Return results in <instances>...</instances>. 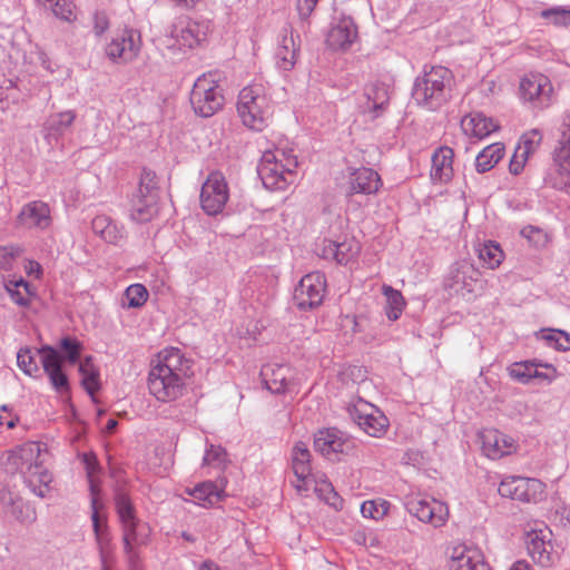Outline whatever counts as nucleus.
Here are the masks:
<instances>
[{
    "instance_id": "obj_58",
    "label": "nucleus",
    "mask_w": 570,
    "mask_h": 570,
    "mask_svg": "<svg viewBox=\"0 0 570 570\" xmlns=\"http://www.w3.org/2000/svg\"><path fill=\"white\" fill-rule=\"evenodd\" d=\"M318 250L320 256L324 259H333L336 262L337 242L324 239Z\"/></svg>"
},
{
    "instance_id": "obj_13",
    "label": "nucleus",
    "mask_w": 570,
    "mask_h": 570,
    "mask_svg": "<svg viewBox=\"0 0 570 570\" xmlns=\"http://www.w3.org/2000/svg\"><path fill=\"white\" fill-rule=\"evenodd\" d=\"M544 483L534 478L507 476L498 488L501 497L525 503H535L543 498Z\"/></svg>"
},
{
    "instance_id": "obj_44",
    "label": "nucleus",
    "mask_w": 570,
    "mask_h": 570,
    "mask_svg": "<svg viewBox=\"0 0 570 570\" xmlns=\"http://www.w3.org/2000/svg\"><path fill=\"white\" fill-rule=\"evenodd\" d=\"M539 365L537 361L515 362L508 367V373L513 380L525 384L534 379Z\"/></svg>"
},
{
    "instance_id": "obj_63",
    "label": "nucleus",
    "mask_w": 570,
    "mask_h": 570,
    "mask_svg": "<svg viewBox=\"0 0 570 570\" xmlns=\"http://www.w3.org/2000/svg\"><path fill=\"white\" fill-rule=\"evenodd\" d=\"M18 419L13 416L7 405H2L0 409V425H7L8 429H13L17 424Z\"/></svg>"
},
{
    "instance_id": "obj_31",
    "label": "nucleus",
    "mask_w": 570,
    "mask_h": 570,
    "mask_svg": "<svg viewBox=\"0 0 570 570\" xmlns=\"http://www.w3.org/2000/svg\"><path fill=\"white\" fill-rule=\"evenodd\" d=\"M453 157L452 148L441 146L432 155L431 179L434 183L446 184L453 177Z\"/></svg>"
},
{
    "instance_id": "obj_4",
    "label": "nucleus",
    "mask_w": 570,
    "mask_h": 570,
    "mask_svg": "<svg viewBox=\"0 0 570 570\" xmlns=\"http://www.w3.org/2000/svg\"><path fill=\"white\" fill-rule=\"evenodd\" d=\"M297 157L287 145L266 149L257 167L258 176L265 188L285 190L297 178Z\"/></svg>"
},
{
    "instance_id": "obj_25",
    "label": "nucleus",
    "mask_w": 570,
    "mask_h": 570,
    "mask_svg": "<svg viewBox=\"0 0 570 570\" xmlns=\"http://www.w3.org/2000/svg\"><path fill=\"white\" fill-rule=\"evenodd\" d=\"M261 377L269 392L283 394L293 382L294 370L285 363H269L262 367Z\"/></svg>"
},
{
    "instance_id": "obj_61",
    "label": "nucleus",
    "mask_w": 570,
    "mask_h": 570,
    "mask_svg": "<svg viewBox=\"0 0 570 570\" xmlns=\"http://www.w3.org/2000/svg\"><path fill=\"white\" fill-rule=\"evenodd\" d=\"M320 0H297L296 8L302 19H307Z\"/></svg>"
},
{
    "instance_id": "obj_17",
    "label": "nucleus",
    "mask_w": 570,
    "mask_h": 570,
    "mask_svg": "<svg viewBox=\"0 0 570 570\" xmlns=\"http://www.w3.org/2000/svg\"><path fill=\"white\" fill-rule=\"evenodd\" d=\"M524 543L532 560L549 567L553 562L552 531L543 524L532 528L525 533Z\"/></svg>"
},
{
    "instance_id": "obj_43",
    "label": "nucleus",
    "mask_w": 570,
    "mask_h": 570,
    "mask_svg": "<svg viewBox=\"0 0 570 570\" xmlns=\"http://www.w3.org/2000/svg\"><path fill=\"white\" fill-rule=\"evenodd\" d=\"M314 482V492L316 495L335 510L343 508V500L335 491L333 484L327 480H312Z\"/></svg>"
},
{
    "instance_id": "obj_54",
    "label": "nucleus",
    "mask_w": 570,
    "mask_h": 570,
    "mask_svg": "<svg viewBox=\"0 0 570 570\" xmlns=\"http://www.w3.org/2000/svg\"><path fill=\"white\" fill-rule=\"evenodd\" d=\"M60 347L66 353V358L70 364H75L78 362L80 352L82 350V344L72 337H65L60 342Z\"/></svg>"
},
{
    "instance_id": "obj_23",
    "label": "nucleus",
    "mask_w": 570,
    "mask_h": 570,
    "mask_svg": "<svg viewBox=\"0 0 570 570\" xmlns=\"http://www.w3.org/2000/svg\"><path fill=\"white\" fill-rule=\"evenodd\" d=\"M364 101L361 108L364 115L374 120L383 115L390 102V88L386 83L374 81L364 87Z\"/></svg>"
},
{
    "instance_id": "obj_59",
    "label": "nucleus",
    "mask_w": 570,
    "mask_h": 570,
    "mask_svg": "<svg viewBox=\"0 0 570 570\" xmlns=\"http://www.w3.org/2000/svg\"><path fill=\"white\" fill-rule=\"evenodd\" d=\"M528 159L521 151L515 149L509 164L510 173L513 175L520 174Z\"/></svg>"
},
{
    "instance_id": "obj_29",
    "label": "nucleus",
    "mask_w": 570,
    "mask_h": 570,
    "mask_svg": "<svg viewBox=\"0 0 570 570\" xmlns=\"http://www.w3.org/2000/svg\"><path fill=\"white\" fill-rule=\"evenodd\" d=\"M18 220L27 228L45 230L51 225L50 208L43 202H30L22 207Z\"/></svg>"
},
{
    "instance_id": "obj_41",
    "label": "nucleus",
    "mask_w": 570,
    "mask_h": 570,
    "mask_svg": "<svg viewBox=\"0 0 570 570\" xmlns=\"http://www.w3.org/2000/svg\"><path fill=\"white\" fill-rule=\"evenodd\" d=\"M79 373L81 375V384L83 389L94 395L100 387L99 371L94 364L92 357L87 356L79 363Z\"/></svg>"
},
{
    "instance_id": "obj_1",
    "label": "nucleus",
    "mask_w": 570,
    "mask_h": 570,
    "mask_svg": "<svg viewBox=\"0 0 570 570\" xmlns=\"http://www.w3.org/2000/svg\"><path fill=\"white\" fill-rule=\"evenodd\" d=\"M193 362L178 347L161 350L151 361L147 379L149 393L159 402L180 399L193 374Z\"/></svg>"
},
{
    "instance_id": "obj_6",
    "label": "nucleus",
    "mask_w": 570,
    "mask_h": 570,
    "mask_svg": "<svg viewBox=\"0 0 570 570\" xmlns=\"http://www.w3.org/2000/svg\"><path fill=\"white\" fill-rule=\"evenodd\" d=\"M237 112L244 126L257 131L263 130L273 112L265 87L261 83L244 87L238 95Z\"/></svg>"
},
{
    "instance_id": "obj_57",
    "label": "nucleus",
    "mask_w": 570,
    "mask_h": 570,
    "mask_svg": "<svg viewBox=\"0 0 570 570\" xmlns=\"http://www.w3.org/2000/svg\"><path fill=\"white\" fill-rule=\"evenodd\" d=\"M91 509H92L91 521H92V529H94L95 535H97L98 533H100L105 530H109L106 522L104 524L101 523V519H100V515L98 512V500L95 495H92V498H91Z\"/></svg>"
},
{
    "instance_id": "obj_40",
    "label": "nucleus",
    "mask_w": 570,
    "mask_h": 570,
    "mask_svg": "<svg viewBox=\"0 0 570 570\" xmlns=\"http://www.w3.org/2000/svg\"><path fill=\"white\" fill-rule=\"evenodd\" d=\"M382 293L386 298L384 309L387 318L390 321L399 320L405 306L402 293L390 285H383Z\"/></svg>"
},
{
    "instance_id": "obj_11",
    "label": "nucleus",
    "mask_w": 570,
    "mask_h": 570,
    "mask_svg": "<svg viewBox=\"0 0 570 570\" xmlns=\"http://www.w3.org/2000/svg\"><path fill=\"white\" fill-rule=\"evenodd\" d=\"M520 97L532 109L542 110L552 104L553 87L550 79L539 72L524 75L520 80Z\"/></svg>"
},
{
    "instance_id": "obj_45",
    "label": "nucleus",
    "mask_w": 570,
    "mask_h": 570,
    "mask_svg": "<svg viewBox=\"0 0 570 570\" xmlns=\"http://www.w3.org/2000/svg\"><path fill=\"white\" fill-rule=\"evenodd\" d=\"M540 17L557 28H570V7L548 8L540 12Z\"/></svg>"
},
{
    "instance_id": "obj_15",
    "label": "nucleus",
    "mask_w": 570,
    "mask_h": 570,
    "mask_svg": "<svg viewBox=\"0 0 570 570\" xmlns=\"http://www.w3.org/2000/svg\"><path fill=\"white\" fill-rule=\"evenodd\" d=\"M480 283V272L469 261H459L451 265L444 281V286L455 294L465 296L476 291Z\"/></svg>"
},
{
    "instance_id": "obj_12",
    "label": "nucleus",
    "mask_w": 570,
    "mask_h": 570,
    "mask_svg": "<svg viewBox=\"0 0 570 570\" xmlns=\"http://www.w3.org/2000/svg\"><path fill=\"white\" fill-rule=\"evenodd\" d=\"M326 289V278L321 272H313L303 276L295 286L293 303L301 311L320 306Z\"/></svg>"
},
{
    "instance_id": "obj_21",
    "label": "nucleus",
    "mask_w": 570,
    "mask_h": 570,
    "mask_svg": "<svg viewBox=\"0 0 570 570\" xmlns=\"http://www.w3.org/2000/svg\"><path fill=\"white\" fill-rule=\"evenodd\" d=\"M382 185L376 170L368 167L353 168L348 174L346 197L351 199L355 195H376Z\"/></svg>"
},
{
    "instance_id": "obj_42",
    "label": "nucleus",
    "mask_w": 570,
    "mask_h": 570,
    "mask_svg": "<svg viewBox=\"0 0 570 570\" xmlns=\"http://www.w3.org/2000/svg\"><path fill=\"white\" fill-rule=\"evenodd\" d=\"M478 256L484 266L494 269L502 263L504 254L499 244L489 240L478 248Z\"/></svg>"
},
{
    "instance_id": "obj_9",
    "label": "nucleus",
    "mask_w": 570,
    "mask_h": 570,
    "mask_svg": "<svg viewBox=\"0 0 570 570\" xmlns=\"http://www.w3.org/2000/svg\"><path fill=\"white\" fill-rule=\"evenodd\" d=\"M544 183L560 190L570 188V115L563 119L561 138L553 151V161L547 170Z\"/></svg>"
},
{
    "instance_id": "obj_51",
    "label": "nucleus",
    "mask_w": 570,
    "mask_h": 570,
    "mask_svg": "<svg viewBox=\"0 0 570 570\" xmlns=\"http://www.w3.org/2000/svg\"><path fill=\"white\" fill-rule=\"evenodd\" d=\"M389 503L386 501L376 502L374 500L372 501H365L361 505V513L364 518H370L374 520L382 519L387 511Z\"/></svg>"
},
{
    "instance_id": "obj_2",
    "label": "nucleus",
    "mask_w": 570,
    "mask_h": 570,
    "mask_svg": "<svg viewBox=\"0 0 570 570\" xmlns=\"http://www.w3.org/2000/svg\"><path fill=\"white\" fill-rule=\"evenodd\" d=\"M115 509L121 529L122 550L127 563L136 569L140 566V548L151 541V527L137 517L135 505L125 492L115 495Z\"/></svg>"
},
{
    "instance_id": "obj_19",
    "label": "nucleus",
    "mask_w": 570,
    "mask_h": 570,
    "mask_svg": "<svg viewBox=\"0 0 570 570\" xmlns=\"http://www.w3.org/2000/svg\"><path fill=\"white\" fill-rule=\"evenodd\" d=\"M37 355L42 364L43 372L49 377L53 390L59 394L69 392V381L62 371V360L57 350L46 345L37 350Z\"/></svg>"
},
{
    "instance_id": "obj_50",
    "label": "nucleus",
    "mask_w": 570,
    "mask_h": 570,
    "mask_svg": "<svg viewBox=\"0 0 570 570\" xmlns=\"http://www.w3.org/2000/svg\"><path fill=\"white\" fill-rule=\"evenodd\" d=\"M125 296L129 307H140L147 302L148 292L144 285L132 284L127 287Z\"/></svg>"
},
{
    "instance_id": "obj_36",
    "label": "nucleus",
    "mask_w": 570,
    "mask_h": 570,
    "mask_svg": "<svg viewBox=\"0 0 570 570\" xmlns=\"http://www.w3.org/2000/svg\"><path fill=\"white\" fill-rule=\"evenodd\" d=\"M189 494L202 507H213L224 497V490L213 481H205L189 491Z\"/></svg>"
},
{
    "instance_id": "obj_24",
    "label": "nucleus",
    "mask_w": 570,
    "mask_h": 570,
    "mask_svg": "<svg viewBox=\"0 0 570 570\" xmlns=\"http://www.w3.org/2000/svg\"><path fill=\"white\" fill-rule=\"evenodd\" d=\"M480 439L483 453L492 460L510 455L517 450L513 438L495 429L483 430L480 434Z\"/></svg>"
},
{
    "instance_id": "obj_64",
    "label": "nucleus",
    "mask_w": 570,
    "mask_h": 570,
    "mask_svg": "<svg viewBox=\"0 0 570 570\" xmlns=\"http://www.w3.org/2000/svg\"><path fill=\"white\" fill-rule=\"evenodd\" d=\"M557 336L554 348L559 351H568L570 350V335L563 331H557L554 334Z\"/></svg>"
},
{
    "instance_id": "obj_35",
    "label": "nucleus",
    "mask_w": 570,
    "mask_h": 570,
    "mask_svg": "<svg viewBox=\"0 0 570 570\" xmlns=\"http://www.w3.org/2000/svg\"><path fill=\"white\" fill-rule=\"evenodd\" d=\"M75 118L76 115L71 110L50 115L43 126L45 138L49 142L57 141L70 128Z\"/></svg>"
},
{
    "instance_id": "obj_38",
    "label": "nucleus",
    "mask_w": 570,
    "mask_h": 570,
    "mask_svg": "<svg viewBox=\"0 0 570 570\" xmlns=\"http://www.w3.org/2000/svg\"><path fill=\"white\" fill-rule=\"evenodd\" d=\"M48 8L52 14L67 23H72L78 18L77 7L73 0H37Z\"/></svg>"
},
{
    "instance_id": "obj_33",
    "label": "nucleus",
    "mask_w": 570,
    "mask_h": 570,
    "mask_svg": "<svg viewBox=\"0 0 570 570\" xmlns=\"http://www.w3.org/2000/svg\"><path fill=\"white\" fill-rule=\"evenodd\" d=\"M158 199L154 196L135 193L130 200V218L136 223H147L158 212Z\"/></svg>"
},
{
    "instance_id": "obj_37",
    "label": "nucleus",
    "mask_w": 570,
    "mask_h": 570,
    "mask_svg": "<svg viewBox=\"0 0 570 570\" xmlns=\"http://www.w3.org/2000/svg\"><path fill=\"white\" fill-rule=\"evenodd\" d=\"M504 146L501 142H494L483 148L475 158V169L478 173H487L492 169L503 157Z\"/></svg>"
},
{
    "instance_id": "obj_30",
    "label": "nucleus",
    "mask_w": 570,
    "mask_h": 570,
    "mask_svg": "<svg viewBox=\"0 0 570 570\" xmlns=\"http://www.w3.org/2000/svg\"><path fill=\"white\" fill-rule=\"evenodd\" d=\"M357 38V28L350 17L341 18L330 30L326 42L335 49L345 50L352 46Z\"/></svg>"
},
{
    "instance_id": "obj_46",
    "label": "nucleus",
    "mask_w": 570,
    "mask_h": 570,
    "mask_svg": "<svg viewBox=\"0 0 570 570\" xmlns=\"http://www.w3.org/2000/svg\"><path fill=\"white\" fill-rule=\"evenodd\" d=\"M17 364L19 368L28 376L38 377L40 374L37 357L28 347L20 348L17 353Z\"/></svg>"
},
{
    "instance_id": "obj_7",
    "label": "nucleus",
    "mask_w": 570,
    "mask_h": 570,
    "mask_svg": "<svg viewBox=\"0 0 570 570\" xmlns=\"http://www.w3.org/2000/svg\"><path fill=\"white\" fill-rule=\"evenodd\" d=\"M222 79L218 70L205 72L196 79L190 92V105L196 115L208 118L223 108L225 97Z\"/></svg>"
},
{
    "instance_id": "obj_55",
    "label": "nucleus",
    "mask_w": 570,
    "mask_h": 570,
    "mask_svg": "<svg viewBox=\"0 0 570 570\" xmlns=\"http://www.w3.org/2000/svg\"><path fill=\"white\" fill-rule=\"evenodd\" d=\"M22 253L18 245H6L0 247V268L8 271L12 267V262Z\"/></svg>"
},
{
    "instance_id": "obj_20",
    "label": "nucleus",
    "mask_w": 570,
    "mask_h": 570,
    "mask_svg": "<svg viewBox=\"0 0 570 570\" xmlns=\"http://www.w3.org/2000/svg\"><path fill=\"white\" fill-rule=\"evenodd\" d=\"M314 448L331 461L338 460V455L352 449V441L337 429L321 430L314 439Z\"/></svg>"
},
{
    "instance_id": "obj_32",
    "label": "nucleus",
    "mask_w": 570,
    "mask_h": 570,
    "mask_svg": "<svg viewBox=\"0 0 570 570\" xmlns=\"http://www.w3.org/2000/svg\"><path fill=\"white\" fill-rule=\"evenodd\" d=\"M461 128L465 135L483 139L495 131L498 125L492 118H488L481 112H474L461 120Z\"/></svg>"
},
{
    "instance_id": "obj_28",
    "label": "nucleus",
    "mask_w": 570,
    "mask_h": 570,
    "mask_svg": "<svg viewBox=\"0 0 570 570\" xmlns=\"http://www.w3.org/2000/svg\"><path fill=\"white\" fill-rule=\"evenodd\" d=\"M448 567L449 570H489L482 552L466 546L453 548Z\"/></svg>"
},
{
    "instance_id": "obj_47",
    "label": "nucleus",
    "mask_w": 570,
    "mask_h": 570,
    "mask_svg": "<svg viewBox=\"0 0 570 570\" xmlns=\"http://www.w3.org/2000/svg\"><path fill=\"white\" fill-rule=\"evenodd\" d=\"M542 141V134L538 129H532L524 132L517 146V150L521 151L525 157H530L534 154Z\"/></svg>"
},
{
    "instance_id": "obj_14",
    "label": "nucleus",
    "mask_w": 570,
    "mask_h": 570,
    "mask_svg": "<svg viewBox=\"0 0 570 570\" xmlns=\"http://www.w3.org/2000/svg\"><path fill=\"white\" fill-rule=\"evenodd\" d=\"M406 511L420 521L431 523L434 528L445 524L449 518L446 504L438 500L421 497H410L405 500Z\"/></svg>"
},
{
    "instance_id": "obj_49",
    "label": "nucleus",
    "mask_w": 570,
    "mask_h": 570,
    "mask_svg": "<svg viewBox=\"0 0 570 570\" xmlns=\"http://www.w3.org/2000/svg\"><path fill=\"white\" fill-rule=\"evenodd\" d=\"M227 453L220 445L207 444L203 458L204 466L220 468L226 463Z\"/></svg>"
},
{
    "instance_id": "obj_16",
    "label": "nucleus",
    "mask_w": 570,
    "mask_h": 570,
    "mask_svg": "<svg viewBox=\"0 0 570 570\" xmlns=\"http://www.w3.org/2000/svg\"><path fill=\"white\" fill-rule=\"evenodd\" d=\"M228 197V186L225 178L219 173H212L200 190V205L204 212L212 216L222 213Z\"/></svg>"
},
{
    "instance_id": "obj_5",
    "label": "nucleus",
    "mask_w": 570,
    "mask_h": 570,
    "mask_svg": "<svg viewBox=\"0 0 570 570\" xmlns=\"http://www.w3.org/2000/svg\"><path fill=\"white\" fill-rule=\"evenodd\" d=\"M452 82V71L446 67L433 66L429 70L424 68L423 73L414 81L412 97L419 106L436 110L450 98Z\"/></svg>"
},
{
    "instance_id": "obj_39",
    "label": "nucleus",
    "mask_w": 570,
    "mask_h": 570,
    "mask_svg": "<svg viewBox=\"0 0 570 570\" xmlns=\"http://www.w3.org/2000/svg\"><path fill=\"white\" fill-rule=\"evenodd\" d=\"M6 289L10 298L21 307H28L30 305L31 297L35 295L30 283L23 278L9 279L6 283Z\"/></svg>"
},
{
    "instance_id": "obj_48",
    "label": "nucleus",
    "mask_w": 570,
    "mask_h": 570,
    "mask_svg": "<svg viewBox=\"0 0 570 570\" xmlns=\"http://www.w3.org/2000/svg\"><path fill=\"white\" fill-rule=\"evenodd\" d=\"M361 250L360 243L354 238H344L337 242L336 262L338 264H347L358 255Z\"/></svg>"
},
{
    "instance_id": "obj_62",
    "label": "nucleus",
    "mask_w": 570,
    "mask_h": 570,
    "mask_svg": "<svg viewBox=\"0 0 570 570\" xmlns=\"http://www.w3.org/2000/svg\"><path fill=\"white\" fill-rule=\"evenodd\" d=\"M109 28V20L104 12H96L94 14V32L96 36H101Z\"/></svg>"
},
{
    "instance_id": "obj_53",
    "label": "nucleus",
    "mask_w": 570,
    "mask_h": 570,
    "mask_svg": "<svg viewBox=\"0 0 570 570\" xmlns=\"http://www.w3.org/2000/svg\"><path fill=\"white\" fill-rule=\"evenodd\" d=\"M136 193L145 196L151 195L158 199L156 174L151 170H144L140 177L139 187Z\"/></svg>"
},
{
    "instance_id": "obj_18",
    "label": "nucleus",
    "mask_w": 570,
    "mask_h": 570,
    "mask_svg": "<svg viewBox=\"0 0 570 570\" xmlns=\"http://www.w3.org/2000/svg\"><path fill=\"white\" fill-rule=\"evenodd\" d=\"M140 51V36L132 29L116 33L106 46V56L116 63L132 61Z\"/></svg>"
},
{
    "instance_id": "obj_27",
    "label": "nucleus",
    "mask_w": 570,
    "mask_h": 570,
    "mask_svg": "<svg viewBox=\"0 0 570 570\" xmlns=\"http://www.w3.org/2000/svg\"><path fill=\"white\" fill-rule=\"evenodd\" d=\"M299 45L293 35L291 27H284L281 31L277 47L275 50V63L279 70L289 71L292 70L298 59Z\"/></svg>"
},
{
    "instance_id": "obj_8",
    "label": "nucleus",
    "mask_w": 570,
    "mask_h": 570,
    "mask_svg": "<svg viewBox=\"0 0 570 570\" xmlns=\"http://www.w3.org/2000/svg\"><path fill=\"white\" fill-rule=\"evenodd\" d=\"M210 32V23L180 17L175 20L167 33L169 49L187 50L203 45Z\"/></svg>"
},
{
    "instance_id": "obj_10",
    "label": "nucleus",
    "mask_w": 570,
    "mask_h": 570,
    "mask_svg": "<svg viewBox=\"0 0 570 570\" xmlns=\"http://www.w3.org/2000/svg\"><path fill=\"white\" fill-rule=\"evenodd\" d=\"M346 411L360 429L370 436L381 438L387 431L390 423L385 414L360 396L347 403Z\"/></svg>"
},
{
    "instance_id": "obj_52",
    "label": "nucleus",
    "mask_w": 570,
    "mask_h": 570,
    "mask_svg": "<svg viewBox=\"0 0 570 570\" xmlns=\"http://www.w3.org/2000/svg\"><path fill=\"white\" fill-rule=\"evenodd\" d=\"M96 543L99 551L100 562L102 564V570H108L106 563L108 561L109 554L111 553V535L109 530H105L97 535Z\"/></svg>"
},
{
    "instance_id": "obj_22",
    "label": "nucleus",
    "mask_w": 570,
    "mask_h": 570,
    "mask_svg": "<svg viewBox=\"0 0 570 570\" xmlns=\"http://www.w3.org/2000/svg\"><path fill=\"white\" fill-rule=\"evenodd\" d=\"M0 511L22 524H31L37 519L35 508L10 488L0 490Z\"/></svg>"
},
{
    "instance_id": "obj_3",
    "label": "nucleus",
    "mask_w": 570,
    "mask_h": 570,
    "mask_svg": "<svg viewBox=\"0 0 570 570\" xmlns=\"http://www.w3.org/2000/svg\"><path fill=\"white\" fill-rule=\"evenodd\" d=\"M41 449L36 442H28L12 450L6 462L10 473H19L26 487L37 497L45 498L50 490L52 475L40 459Z\"/></svg>"
},
{
    "instance_id": "obj_60",
    "label": "nucleus",
    "mask_w": 570,
    "mask_h": 570,
    "mask_svg": "<svg viewBox=\"0 0 570 570\" xmlns=\"http://www.w3.org/2000/svg\"><path fill=\"white\" fill-rule=\"evenodd\" d=\"M539 367H537V374L534 375V379H541L548 382H552L556 380L558 373L557 370L550 365V364H542L539 363Z\"/></svg>"
},
{
    "instance_id": "obj_56",
    "label": "nucleus",
    "mask_w": 570,
    "mask_h": 570,
    "mask_svg": "<svg viewBox=\"0 0 570 570\" xmlns=\"http://www.w3.org/2000/svg\"><path fill=\"white\" fill-rule=\"evenodd\" d=\"M520 234L534 246H543L548 240L547 234L541 228L532 225L523 227Z\"/></svg>"
},
{
    "instance_id": "obj_26",
    "label": "nucleus",
    "mask_w": 570,
    "mask_h": 570,
    "mask_svg": "<svg viewBox=\"0 0 570 570\" xmlns=\"http://www.w3.org/2000/svg\"><path fill=\"white\" fill-rule=\"evenodd\" d=\"M292 469L297 478V482L294 484L295 489L298 492L308 491L312 483L311 452L302 441L296 442L293 446Z\"/></svg>"
},
{
    "instance_id": "obj_34",
    "label": "nucleus",
    "mask_w": 570,
    "mask_h": 570,
    "mask_svg": "<svg viewBox=\"0 0 570 570\" xmlns=\"http://www.w3.org/2000/svg\"><path fill=\"white\" fill-rule=\"evenodd\" d=\"M92 232L109 244L118 245L125 238V229L107 215H97L91 222Z\"/></svg>"
}]
</instances>
